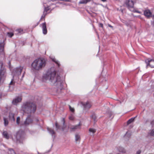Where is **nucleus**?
Segmentation results:
<instances>
[{"mask_svg":"<svg viewBox=\"0 0 154 154\" xmlns=\"http://www.w3.org/2000/svg\"><path fill=\"white\" fill-rule=\"evenodd\" d=\"M23 69L22 67L20 66L18 68H17L14 69L12 73L13 75V78L11 80L10 83V85H14L15 84V82L14 81L15 77L16 76H18L21 74V72Z\"/></svg>","mask_w":154,"mask_h":154,"instance_id":"4","label":"nucleus"},{"mask_svg":"<svg viewBox=\"0 0 154 154\" xmlns=\"http://www.w3.org/2000/svg\"><path fill=\"white\" fill-rule=\"evenodd\" d=\"M136 12H137V13H140L139 11H136Z\"/></svg>","mask_w":154,"mask_h":154,"instance_id":"41","label":"nucleus"},{"mask_svg":"<svg viewBox=\"0 0 154 154\" xmlns=\"http://www.w3.org/2000/svg\"><path fill=\"white\" fill-rule=\"evenodd\" d=\"M69 119L71 120H73L74 119V116L72 114H71L69 117Z\"/></svg>","mask_w":154,"mask_h":154,"instance_id":"29","label":"nucleus"},{"mask_svg":"<svg viewBox=\"0 0 154 154\" xmlns=\"http://www.w3.org/2000/svg\"><path fill=\"white\" fill-rule=\"evenodd\" d=\"M118 151L121 152L125 153L126 150L125 149L122 147L119 146L118 148Z\"/></svg>","mask_w":154,"mask_h":154,"instance_id":"18","label":"nucleus"},{"mask_svg":"<svg viewBox=\"0 0 154 154\" xmlns=\"http://www.w3.org/2000/svg\"><path fill=\"white\" fill-rule=\"evenodd\" d=\"M1 97V94L0 93V98Z\"/></svg>","mask_w":154,"mask_h":154,"instance_id":"42","label":"nucleus"},{"mask_svg":"<svg viewBox=\"0 0 154 154\" xmlns=\"http://www.w3.org/2000/svg\"><path fill=\"white\" fill-rule=\"evenodd\" d=\"M3 134L5 138L7 139H9V136L7 131H4L3 132Z\"/></svg>","mask_w":154,"mask_h":154,"instance_id":"19","label":"nucleus"},{"mask_svg":"<svg viewBox=\"0 0 154 154\" xmlns=\"http://www.w3.org/2000/svg\"><path fill=\"white\" fill-rule=\"evenodd\" d=\"M81 103L83 106L84 110L89 109L91 106V103L88 101L85 102H82Z\"/></svg>","mask_w":154,"mask_h":154,"instance_id":"7","label":"nucleus"},{"mask_svg":"<svg viewBox=\"0 0 154 154\" xmlns=\"http://www.w3.org/2000/svg\"><path fill=\"white\" fill-rule=\"evenodd\" d=\"M69 108L70 110L72 112H73L74 111V109L73 108H72L70 106H69Z\"/></svg>","mask_w":154,"mask_h":154,"instance_id":"33","label":"nucleus"},{"mask_svg":"<svg viewBox=\"0 0 154 154\" xmlns=\"http://www.w3.org/2000/svg\"><path fill=\"white\" fill-rule=\"evenodd\" d=\"M103 2H105L106 1V0H101Z\"/></svg>","mask_w":154,"mask_h":154,"instance_id":"40","label":"nucleus"},{"mask_svg":"<svg viewBox=\"0 0 154 154\" xmlns=\"http://www.w3.org/2000/svg\"><path fill=\"white\" fill-rule=\"evenodd\" d=\"M20 117H17V118L16 123H17V124L18 125H19L20 124Z\"/></svg>","mask_w":154,"mask_h":154,"instance_id":"30","label":"nucleus"},{"mask_svg":"<svg viewBox=\"0 0 154 154\" xmlns=\"http://www.w3.org/2000/svg\"><path fill=\"white\" fill-rule=\"evenodd\" d=\"M135 117L134 118H132L130 119H129L127 122V125H129L130 124L131 122H133L134 121V120L135 119Z\"/></svg>","mask_w":154,"mask_h":154,"instance_id":"23","label":"nucleus"},{"mask_svg":"<svg viewBox=\"0 0 154 154\" xmlns=\"http://www.w3.org/2000/svg\"><path fill=\"white\" fill-rule=\"evenodd\" d=\"M64 121L63 122V125H64Z\"/></svg>","mask_w":154,"mask_h":154,"instance_id":"44","label":"nucleus"},{"mask_svg":"<svg viewBox=\"0 0 154 154\" xmlns=\"http://www.w3.org/2000/svg\"><path fill=\"white\" fill-rule=\"evenodd\" d=\"M141 152V151L140 150L137 151L136 152V154H140Z\"/></svg>","mask_w":154,"mask_h":154,"instance_id":"36","label":"nucleus"},{"mask_svg":"<svg viewBox=\"0 0 154 154\" xmlns=\"http://www.w3.org/2000/svg\"><path fill=\"white\" fill-rule=\"evenodd\" d=\"M99 26L102 27V28H103V25L102 23H100L99 24Z\"/></svg>","mask_w":154,"mask_h":154,"instance_id":"34","label":"nucleus"},{"mask_svg":"<svg viewBox=\"0 0 154 154\" xmlns=\"http://www.w3.org/2000/svg\"><path fill=\"white\" fill-rule=\"evenodd\" d=\"M80 137L79 135L78 134L76 135L75 136V140L76 141H79Z\"/></svg>","mask_w":154,"mask_h":154,"instance_id":"26","label":"nucleus"},{"mask_svg":"<svg viewBox=\"0 0 154 154\" xmlns=\"http://www.w3.org/2000/svg\"><path fill=\"white\" fill-rule=\"evenodd\" d=\"M15 138H16V140L17 143L20 142V132H18L16 133L15 136Z\"/></svg>","mask_w":154,"mask_h":154,"instance_id":"14","label":"nucleus"},{"mask_svg":"<svg viewBox=\"0 0 154 154\" xmlns=\"http://www.w3.org/2000/svg\"><path fill=\"white\" fill-rule=\"evenodd\" d=\"M43 33L44 34H46L47 33V29L46 23H44L42 24Z\"/></svg>","mask_w":154,"mask_h":154,"instance_id":"12","label":"nucleus"},{"mask_svg":"<svg viewBox=\"0 0 154 154\" xmlns=\"http://www.w3.org/2000/svg\"><path fill=\"white\" fill-rule=\"evenodd\" d=\"M81 125L80 124L78 125H75L72 126L71 127L69 126V128L70 129L71 131H74L77 129H79L80 128Z\"/></svg>","mask_w":154,"mask_h":154,"instance_id":"10","label":"nucleus"},{"mask_svg":"<svg viewBox=\"0 0 154 154\" xmlns=\"http://www.w3.org/2000/svg\"><path fill=\"white\" fill-rule=\"evenodd\" d=\"M42 80L45 82L49 81L60 89L63 88L62 82L60 80V77L56 75V72L54 68L49 69L43 75Z\"/></svg>","mask_w":154,"mask_h":154,"instance_id":"1","label":"nucleus"},{"mask_svg":"<svg viewBox=\"0 0 154 154\" xmlns=\"http://www.w3.org/2000/svg\"><path fill=\"white\" fill-rule=\"evenodd\" d=\"M8 154H16L14 151L11 149H9L8 152Z\"/></svg>","mask_w":154,"mask_h":154,"instance_id":"22","label":"nucleus"},{"mask_svg":"<svg viewBox=\"0 0 154 154\" xmlns=\"http://www.w3.org/2000/svg\"><path fill=\"white\" fill-rule=\"evenodd\" d=\"M22 98L21 97H17L13 100L12 103L14 105H16L17 103L20 102Z\"/></svg>","mask_w":154,"mask_h":154,"instance_id":"9","label":"nucleus"},{"mask_svg":"<svg viewBox=\"0 0 154 154\" xmlns=\"http://www.w3.org/2000/svg\"><path fill=\"white\" fill-rule=\"evenodd\" d=\"M4 124L5 126H7L8 125V122L7 119L5 118H4Z\"/></svg>","mask_w":154,"mask_h":154,"instance_id":"24","label":"nucleus"},{"mask_svg":"<svg viewBox=\"0 0 154 154\" xmlns=\"http://www.w3.org/2000/svg\"><path fill=\"white\" fill-rule=\"evenodd\" d=\"M149 134L150 135L154 137V128L150 131Z\"/></svg>","mask_w":154,"mask_h":154,"instance_id":"25","label":"nucleus"},{"mask_svg":"<svg viewBox=\"0 0 154 154\" xmlns=\"http://www.w3.org/2000/svg\"><path fill=\"white\" fill-rule=\"evenodd\" d=\"M94 120H95V118H94Z\"/></svg>","mask_w":154,"mask_h":154,"instance_id":"46","label":"nucleus"},{"mask_svg":"<svg viewBox=\"0 0 154 154\" xmlns=\"http://www.w3.org/2000/svg\"><path fill=\"white\" fill-rule=\"evenodd\" d=\"M36 109V105L32 103H24L22 107V110L25 113H34Z\"/></svg>","mask_w":154,"mask_h":154,"instance_id":"3","label":"nucleus"},{"mask_svg":"<svg viewBox=\"0 0 154 154\" xmlns=\"http://www.w3.org/2000/svg\"><path fill=\"white\" fill-rule=\"evenodd\" d=\"M55 126H56V128L57 129H59V126L58 125V124H57V123H55Z\"/></svg>","mask_w":154,"mask_h":154,"instance_id":"35","label":"nucleus"},{"mask_svg":"<svg viewBox=\"0 0 154 154\" xmlns=\"http://www.w3.org/2000/svg\"><path fill=\"white\" fill-rule=\"evenodd\" d=\"M47 129L49 133L52 135L55 134V132L53 129L49 128H48Z\"/></svg>","mask_w":154,"mask_h":154,"instance_id":"21","label":"nucleus"},{"mask_svg":"<svg viewBox=\"0 0 154 154\" xmlns=\"http://www.w3.org/2000/svg\"><path fill=\"white\" fill-rule=\"evenodd\" d=\"M144 15L147 18H149L152 15V13L149 10H145L144 12Z\"/></svg>","mask_w":154,"mask_h":154,"instance_id":"11","label":"nucleus"},{"mask_svg":"<svg viewBox=\"0 0 154 154\" xmlns=\"http://www.w3.org/2000/svg\"><path fill=\"white\" fill-rule=\"evenodd\" d=\"M23 76H24V74L23 75L22 77H23Z\"/></svg>","mask_w":154,"mask_h":154,"instance_id":"47","label":"nucleus"},{"mask_svg":"<svg viewBox=\"0 0 154 154\" xmlns=\"http://www.w3.org/2000/svg\"><path fill=\"white\" fill-rule=\"evenodd\" d=\"M7 35L9 37H11L14 35V34L12 32H8L7 33Z\"/></svg>","mask_w":154,"mask_h":154,"instance_id":"31","label":"nucleus"},{"mask_svg":"<svg viewBox=\"0 0 154 154\" xmlns=\"http://www.w3.org/2000/svg\"><path fill=\"white\" fill-rule=\"evenodd\" d=\"M4 44L3 43L0 44V54H4Z\"/></svg>","mask_w":154,"mask_h":154,"instance_id":"15","label":"nucleus"},{"mask_svg":"<svg viewBox=\"0 0 154 154\" xmlns=\"http://www.w3.org/2000/svg\"><path fill=\"white\" fill-rule=\"evenodd\" d=\"M46 14V13H45V14H44V13H43V14L42 16V17H41V18H44L45 15Z\"/></svg>","mask_w":154,"mask_h":154,"instance_id":"37","label":"nucleus"},{"mask_svg":"<svg viewBox=\"0 0 154 154\" xmlns=\"http://www.w3.org/2000/svg\"><path fill=\"white\" fill-rule=\"evenodd\" d=\"M89 131L90 132V134L91 135H93V134L96 131V130L93 128H90L89 129Z\"/></svg>","mask_w":154,"mask_h":154,"instance_id":"20","label":"nucleus"},{"mask_svg":"<svg viewBox=\"0 0 154 154\" xmlns=\"http://www.w3.org/2000/svg\"><path fill=\"white\" fill-rule=\"evenodd\" d=\"M108 26H109V27H111V28H112V27H112V26L111 25H110V24H108Z\"/></svg>","mask_w":154,"mask_h":154,"instance_id":"39","label":"nucleus"},{"mask_svg":"<svg viewBox=\"0 0 154 154\" xmlns=\"http://www.w3.org/2000/svg\"><path fill=\"white\" fill-rule=\"evenodd\" d=\"M51 59L54 62L58 65V66H60V64L58 62V61L56 60L54 58H51Z\"/></svg>","mask_w":154,"mask_h":154,"instance_id":"28","label":"nucleus"},{"mask_svg":"<svg viewBox=\"0 0 154 154\" xmlns=\"http://www.w3.org/2000/svg\"><path fill=\"white\" fill-rule=\"evenodd\" d=\"M145 62L146 64V67L149 66L151 68L154 67V60L150 59H148L145 60Z\"/></svg>","mask_w":154,"mask_h":154,"instance_id":"5","label":"nucleus"},{"mask_svg":"<svg viewBox=\"0 0 154 154\" xmlns=\"http://www.w3.org/2000/svg\"><path fill=\"white\" fill-rule=\"evenodd\" d=\"M62 130H64V129L63 128H62Z\"/></svg>","mask_w":154,"mask_h":154,"instance_id":"43","label":"nucleus"},{"mask_svg":"<svg viewBox=\"0 0 154 154\" xmlns=\"http://www.w3.org/2000/svg\"><path fill=\"white\" fill-rule=\"evenodd\" d=\"M151 125H154V120H153L151 122Z\"/></svg>","mask_w":154,"mask_h":154,"instance_id":"38","label":"nucleus"},{"mask_svg":"<svg viewBox=\"0 0 154 154\" xmlns=\"http://www.w3.org/2000/svg\"><path fill=\"white\" fill-rule=\"evenodd\" d=\"M32 119H31L30 117H28V118L26 119V121L24 122L23 123L20 124V125L27 126L29 124H31L32 123Z\"/></svg>","mask_w":154,"mask_h":154,"instance_id":"8","label":"nucleus"},{"mask_svg":"<svg viewBox=\"0 0 154 154\" xmlns=\"http://www.w3.org/2000/svg\"><path fill=\"white\" fill-rule=\"evenodd\" d=\"M131 133L130 131H127L124 136V138L126 140L130 138L131 136Z\"/></svg>","mask_w":154,"mask_h":154,"instance_id":"13","label":"nucleus"},{"mask_svg":"<svg viewBox=\"0 0 154 154\" xmlns=\"http://www.w3.org/2000/svg\"><path fill=\"white\" fill-rule=\"evenodd\" d=\"M16 31L18 32L19 33H22L23 32V29L20 28L16 29Z\"/></svg>","mask_w":154,"mask_h":154,"instance_id":"27","label":"nucleus"},{"mask_svg":"<svg viewBox=\"0 0 154 154\" xmlns=\"http://www.w3.org/2000/svg\"><path fill=\"white\" fill-rule=\"evenodd\" d=\"M153 97H154V94H153Z\"/></svg>","mask_w":154,"mask_h":154,"instance_id":"45","label":"nucleus"},{"mask_svg":"<svg viewBox=\"0 0 154 154\" xmlns=\"http://www.w3.org/2000/svg\"><path fill=\"white\" fill-rule=\"evenodd\" d=\"M125 4L129 9H132L134 5V3L133 0H126Z\"/></svg>","mask_w":154,"mask_h":154,"instance_id":"6","label":"nucleus"},{"mask_svg":"<svg viewBox=\"0 0 154 154\" xmlns=\"http://www.w3.org/2000/svg\"><path fill=\"white\" fill-rule=\"evenodd\" d=\"M91 0H82L80 1L79 3L80 4H86L87 3L90 2Z\"/></svg>","mask_w":154,"mask_h":154,"instance_id":"17","label":"nucleus"},{"mask_svg":"<svg viewBox=\"0 0 154 154\" xmlns=\"http://www.w3.org/2000/svg\"><path fill=\"white\" fill-rule=\"evenodd\" d=\"M50 9V8L49 7H47V8H45L44 11V14L45 13V12H47Z\"/></svg>","mask_w":154,"mask_h":154,"instance_id":"32","label":"nucleus"},{"mask_svg":"<svg viewBox=\"0 0 154 154\" xmlns=\"http://www.w3.org/2000/svg\"><path fill=\"white\" fill-rule=\"evenodd\" d=\"M46 64V60L43 58L35 59L31 64V69L34 71L41 70L44 68Z\"/></svg>","mask_w":154,"mask_h":154,"instance_id":"2","label":"nucleus"},{"mask_svg":"<svg viewBox=\"0 0 154 154\" xmlns=\"http://www.w3.org/2000/svg\"><path fill=\"white\" fill-rule=\"evenodd\" d=\"M10 119L12 121H15L14 114L12 113H10L9 115Z\"/></svg>","mask_w":154,"mask_h":154,"instance_id":"16","label":"nucleus"}]
</instances>
